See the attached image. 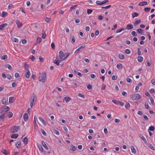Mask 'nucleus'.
Instances as JSON below:
<instances>
[{"label": "nucleus", "mask_w": 155, "mask_h": 155, "mask_svg": "<svg viewBox=\"0 0 155 155\" xmlns=\"http://www.w3.org/2000/svg\"><path fill=\"white\" fill-rule=\"evenodd\" d=\"M25 145H26L28 143V139L27 137H25L23 140Z\"/></svg>", "instance_id": "16"}, {"label": "nucleus", "mask_w": 155, "mask_h": 155, "mask_svg": "<svg viewBox=\"0 0 155 155\" xmlns=\"http://www.w3.org/2000/svg\"><path fill=\"white\" fill-rule=\"evenodd\" d=\"M124 30V29L123 28H121L120 29H117V30L116 31V33H119V32L122 31H123Z\"/></svg>", "instance_id": "48"}, {"label": "nucleus", "mask_w": 155, "mask_h": 155, "mask_svg": "<svg viewBox=\"0 0 155 155\" xmlns=\"http://www.w3.org/2000/svg\"><path fill=\"white\" fill-rule=\"evenodd\" d=\"M125 53L127 54H129L130 53V51L128 49H127L125 50Z\"/></svg>", "instance_id": "55"}, {"label": "nucleus", "mask_w": 155, "mask_h": 155, "mask_svg": "<svg viewBox=\"0 0 155 155\" xmlns=\"http://www.w3.org/2000/svg\"><path fill=\"white\" fill-rule=\"evenodd\" d=\"M117 79V77L116 76L114 75L112 77V79L114 80H116Z\"/></svg>", "instance_id": "63"}, {"label": "nucleus", "mask_w": 155, "mask_h": 155, "mask_svg": "<svg viewBox=\"0 0 155 155\" xmlns=\"http://www.w3.org/2000/svg\"><path fill=\"white\" fill-rule=\"evenodd\" d=\"M15 101V98L14 97H10L9 98V102L10 103H12L14 102Z\"/></svg>", "instance_id": "19"}, {"label": "nucleus", "mask_w": 155, "mask_h": 155, "mask_svg": "<svg viewBox=\"0 0 155 155\" xmlns=\"http://www.w3.org/2000/svg\"><path fill=\"white\" fill-rule=\"evenodd\" d=\"M18 134H14L12 135L11 138H17L18 137Z\"/></svg>", "instance_id": "21"}, {"label": "nucleus", "mask_w": 155, "mask_h": 155, "mask_svg": "<svg viewBox=\"0 0 155 155\" xmlns=\"http://www.w3.org/2000/svg\"><path fill=\"white\" fill-rule=\"evenodd\" d=\"M112 101L115 104L117 105L119 104V101L116 100H112Z\"/></svg>", "instance_id": "31"}, {"label": "nucleus", "mask_w": 155, "mask_h": 155, "mask_svg": "<svg viewBox=\"0 0 155 155\" xmlns=\"http://www.w3.org/2000/svg\"><path fill=\"white\" fill-rule=\"evenodd\" d=\"M46 73L45 72H43L41 76L39 77L38 80L44 83L46 81Z\"/></svg>", "instance_id": "1"}, {"label": "nucleus", "mask_w": 155, "mask_h": 155, "mask_svg": "<svg viewBox=\"0 0 155 155\" xmlns=\"http://www.w3.org/2000/svg\"><path fill=\"white\" fill-rule=\"evenodd\" d=\"M117 67L119 69H120L123 68L122 64H118L117 65Z\"/></svg>", "instance_id": "26"}, {"label": "nucleus", "mask_w": 155, "mask_h": 155, "mask_svg": "<svg viewBox=\"0 0 155 155\" xmlns=\"http://www.w3.org/2000/svg\"><path fill=\"white\" fill-rule=\"evenodd\" d=\"M5 68H8L10 70H11L12 69V67L9 64H6L5 65Z\"/></svg>", "instance_id": "34"}, {"label": "nucleus", "mask_w": 155, "mask_h": 155, "mask_svg": "<svg viewBox=\"0 0 155 155\" xmlns=\"http://www.w3.org/2000/svg\"><path fill=\"white\" fill-rule=\"evenodd\" d=\"M8 13L7 12L5 11H3L2 12V15H1V16L2 17H4Z\"/></svg>", "instance_id": "32"}, {"label": "nucleus", "mask_w": 155, "mask_h": 155, "mask_svg": "<svg viewBox=\"0 0 155 155\" xmlns=\"http://www.w3.org/2000/svg\"><path fill=\"white\" fill-rule=\"evenodd\" d=\"M33 95H34L33 99L31 101V102H30V106H31V108H32L33 106V103L34 102V99L35 98H36V96L35 95V94L34 93H33Z\"/></svg>", "instance_id": "6"}, {"label": "nucleus", "mask_w": 155, "mask_h": 155, "mask_svg": "<svg viewBox=\"0 0 155 155\" xmlns=\"http://www.w3.org/2000/svg\"><path fill=\"white\" fill-rule=\"evenodd\" d=\"M78 96H79V97H82V98H85V96L84 95L81 94H80V93H79L78 94Z\"/></svg>", "instance_id": "50"}, {"label": "nucleus", "mask_w": 155, "mask_h": 155, "mask_svg": "<svg viewBox=\"0 0 155 155\" xmlns=\"http://www.w3.org/2000/svg\"><path fill=\"white\" fill-rule=\"evenodd\" d=\"M24 67L27 71L29 70V65L26 63H24Z\"/></svg>", "instance_id": "15"}, {"label": "nucleus", "mask_w": 155, "mask_h": 155, "mask_svg": "<svg viewBox=\"0 0 155 155\" xmlns=\"http://www.w3.org/2000/svg\"><path fill=\"white\" fill-rule=\"evenodd\" d=\"M8 98H4L2 100V102L3 104H5L8 101Z\"/></svg>", "instance_id": "25"}, {"label": "nucleus", "mask_w": 155, "mask_h": 155, "mask_svg": "<svg viewBox=\"0 0 155 155\" xmlns=\"http://www.w3.org/2000/svg\"><path fill=\"white\" fill-rule=\"evenodd\" d=\"M130 98L133 100H136L140 99L141 97L139 94H136L131 95Z\"/></svg>", "instance_id": "2"}, {"label": "nucleus", "mask_w": 155, "mask_h": 155, "mask_svg": "<svg viewBox=\"0 0 155 155\" xmlns=\"http://www.w3.org/2000/svg\"><path fill=\"white\" fill-rule=\"evenodd\" d=\"M10 110L9 107L8 106H5L1 108V114H5Z\"/></svg>", "instance_id": "3"}, {"label": "nucleus", "mask_w": 155, "mask_h": 155, "mask_svg": "<svg viewBox=\"0 0 155 155\" xmlns=\"http://www.w3.org/2000/svg\"><path fill=\"white\" fill-rule=\"evenodd\" d=\"M24 119L25 121H27L28 119V115L27 113H25L24 115Z\"/></svg>", "instance_id": "11"}, {"label": "nucleus", "mask_w": 155, "mask_h": 155, "mask_svg": "<svg viewBox=\"0 0 155 155\" xmlns=\"http://www.w3.org/2000/svg\"><path fill=\"white\" fill-rule=\"evenodd\" d=\"M16 23L17 25V27L18 28H20L22 26V24L18 20H17Z\"/></svg>", "instance_id": "8"}, {"label": "nucleus", "mask_w": 155, "mask_h": 155, "mask_svg": "<svg viewBox=\"0 0 155 155\" xmlns=\"http://www.w3.org/2000/svg\"><path fill=\"white\" fill-rule=\"evenodd\" d=\"M53 132L54 133V134H56L57 135H59V132L56 129H53Z\"/></svg>", "instance_id": "36"}, {"label": "nucleus", "mask_w": 155, "mask_h": 155, "mask_svg": "<svg viewBox=\"0 0 155 155\" xmlns=\"http://www.w3.org/2000/svg\"><path fill=\"white\" fill-rule=\"evenodd\" d=\"M130 107V104L129 103H127L125 105V108L126 109Z\"/></svg>", "instance_id": "42"}, {"label": "nucleus", "mask_w": 155, "mask_h": 155, "mask_svg": "<svg viewBox=\"0 0 155 155\" xmlns=\"http://www.w3.org/2000/svg\"><path fill=\"white\" fill-rule=\"evenodd\" d=\"M137 114H138L139 115H142L143 114V112L141 111H138L137 112Z\"/></svg>", "instance_id": "58"}, {"label": "nucleus", "mask_w": 155, "mask_h": 155, "mask_svg": "<svg viewBox=\"0 0 155 155\" xmlns=\"http://www.w3.org/2000/svg\"><path fill=\"white\" fill-rule=\"evenodd\" d=\"M2 152V153L5 154V155H8V153H7V151L5 149H3Z\"/></svg>", "instance_id": "33"}, {"label": "nucleus", "mask_w": 155, "mask_h": 155, "mask_svg": "<svg viewBox=\"0 0 155 155\" xmlns=\"http://www.w3.org/2000/svg\"><path fill=\"white\" fill-rule=\"evenodd\" d=\"M100 2V1H97L96 2V3L98 5H102V2Z\"/></svg>", "instance_id": "56"}, {"label": "nucleus", "mask_w": 155, "mask_h": 155, "mask_svg": "<svg viewBox=\"0 0 155 155\" xmlns=\"http://www.w3.org/2000/svg\"><path fill=\"white\" fill-rule=\"evenodd\" d=\"M147 4V2H140L139 4V5L143 6L146 5Z\"/></svg>", "instance_id": "13"}, {"label": "nucleus", "mask_w": 155, "mask_h": 155, "mask_svg": "<svg viewBox=\"0 0 155 155\" xmlns=\"http://www.w3.org/2000/svg\"><path fill=\"white\" fill-rule=\"evenodd\" d=\"M60 62H61V61L59 60H54V63L55 64H56L58 66L59 65V63Z\"/></svg>", "instance_id": "24"}, {"label": "nucleus", "mask_w": 155, "mask_h": 155, "mask_svg": "<svg viewBox=\"0 0 155 155\" xmlns=\"http://www.w3.org/2000/svg\"><path fill=\"white\" fill-rule=\"evenodd\" d=\"M8 25L7 24L5 23L0 25V30H3L4 28Z\"/></svg>", "instance_id": "9"}, {"label": "nucleus", "mask_w": 155, "mask_h": 155, "mask_svg": "<svg viewBox=\"0 0 155 155\" xmlns=\"http://www.w3.org/2000/svg\"><path fill=\"white\" fill-rule=\"evenodd\" d=\"M87 88L88 90H91L92 89V86L90 84H89L87 86Z\"/></svg>", "instance_id": "53"}, {"label": "nucleus", "mask_w": 155, "mask_h": 155, "mask_svg": "<svg viewBox=\"0 0 155 155\" xmlns=\"http://www.w3.org/2000/svg\"><path fill=\"white\" fill-rule=\"evenodd\" d=\"M2 60H6L7 59V56L6 55H4L1 57Z\"/></svg>", "instance_id": "35"}, {"label": "nucleus", "mask_w": 155, "mask_h": 155, "mask_svg": "<svg viewBox=\"0 0 155 155\" xmlns=\"http://www.w3.org/2000/svg\"><path fill=\"white\" fill-rule=\"evenodd\" d=\"M137 31L138 33L140 34L142 33V32H143V30L141 29H140V28L137 29Z\"/></svg>", "instance_id": "41"}, {"label": "nucleus", "mask_w": 155, "mask_h": 155, "mask_svg": "<svg viewBox=\"0 0 155 155\" xmlns=\"http://www.w3.org/2000/svg\"><path fill=\"white\" fill-rule=\"evenodd\" d=\"M38 147L40 151H41L42 152H44V151L41 145H39L38 146Z\"/></svg>", "instance_id": "28"}, {"label": "nucleus", "mask_w": 155, "mask_h": 155, "mask_svg": "<svg viewBox=\"0 0 155 155\" xmlns=\"http://www.w3.org/2000/svg\"><path fill=\"white\" fill-rule=\"evenodd\" d=\"M150 102H151V103L152 104H154V99H153V98L152 97H151L150 98Z\"/></svg>", "instance_id": "60"}, {"label": "nucleus", "mask_w": 155, "mask_h": 155, "mask_svg": "<svg viewBox=\"0 0 155 155\" xmlns=\"http://www.w3.org/2000/svg\"><path fill=\"white\" fill-rule=\"evenodd\" d=\"M20 128L19 126H13L11 128V133H14L18 132Z\"/></svg>", "instance_id": "4"}, {"label": "nucleus", "mask_w": 155, "mask_h": 155, "mask_svg": "<svg viewBox=\"0 0 155 155\" xmlns=\"http://www.w3.org/2000/svg\"><path fill=\"white\" fill-rule=\"evenodd\" d=\"M149 129L150 131H153L155 130V128L153 126H151L149 127Z\"/></svg>", "instance_id": "39"}, {"label": "nucleus", "mask_w": 155, "mask_h": 155, "mask_svg": "<svg viewBox=\"0 0 155 155\" xmlns=\"http://www.w3.org/2000/svg\"><path fill=\"white\" fill-rule=\"evenodd\" d=\"M92 12V10L91 9H87V12L88 14H91Z\"/></svg>", "instance_id": "51"}, {"label": "nucleus", "mask_w": 155, "mask_h": 155, "mask_svg": "<svg viewBox=\"0 0 155 155\" xmlns=\"http://www.w3.org/2000/svg\"><path fill=\"white\" fill-rule=\"evenodd\" d=\"M39 119L44 125L45 126L46 125V122L43 118L40 117H39Z\"/></svg>", "instance_id": "18"}, {"label": "nucleus", "mask_w": 155, "mask_h": 155, "mask_svg": "<svg viewBox=\"0 0 155 155\" xmlns=\"http://www.w3.org/2000/svg\"><path fill=\"white\" fill-rule=\"evenodd\" d=\"M149 147L152 150H154L155 148L151 144H149Z\"/></svg>", "instance_id": "40"}, {"label": "nucleus", "mask_w": 155, "mask_h": 155, "mask_svg": "<svg viewBox=\"0 0 155 155\" xmlns=\"http://www.w3.org/2000/svg\"><path fill=\"white\" fill-rule=\"evenodd\" d=\"M41 144L47 150H48V147L47 146V145L43 141H42Z\"/></svg>", "instance_id": "22"}, {"label": "nucleus", "mask_w": 155, "mask_h": 155, "mask_svg": "<svg viewBox=\"0 0 155 155\" xmlns=\"http://www.w3.org/2000/svg\"><path fill=\"white\" fill-rule=\"evenodd\" d=\"M147 63L148 67L150 66L151 64V61H150L149 60L147 61Z\"/></svg>", "instance_id": "44"}, {"label": "nucleus", "mask_w": 155, "mask_h": 155, "mask_svg": "<svg viewBox=\"0 0 155 155\" xmlns=\"http://www.w3.org/2000/svg\"><path fill=\"white\" fill-rule=\"evenodd\" d=\"M137 60L139 62H141L143 60V58L142 56H139L138 57Z\"/></svg>", "instance_id": "27"}, {"label": "nucleus", "mask_w": 155, "mask_h": 155, "mask_svg": "<svg viewBox=\"0 0 155 155\" xmlns=\"http://www.w3.org/2000/svg\"><path fill=\"white\" fill-rule=\"evenodd\" d=\"M2 114L0 116V119L2 120L4 119L5 117V115L4 114Z\"/></svg>", "instance_id": "47"}, {"label": "nucleus", "mask_w": 155, "mask_h": 155, "mask_svg": "<svg viewBox=\"0 0 155 155\" xmlns=\"http://www.w3.org/2000/svg\"><path fill=\"white\" fill-rule=\"evenodd\" d=\"M76 148L74 145H72L71 146V150L74 151L76 150Z\"/></svg>", "instance_id": "38"}, {"label": "nucleus", "mask_w": 155, "mask_h": 155, "mask_svg": "<svg viewBox=\"0 0 155 155\" xmlns=\"http://www.w3.org/2000/svg\"><path fill=\"white\" fill-rule=\"evenodd\" d=\"M117 27V25L116 24L113 26V28H112V30H114L116 29Z\"/></svg>", "instance_id": "54"}, {"label": "nucleus", "mask_w": 155, "mask_h": 155, "mask_svg": "<svg viewBox=\"0 0 155 155\" xmlns=\"http://www.w3.org/2000/svg\"><path fill=\"white\" fill-rule=\"evenodd\" d=\"M12 41L14 42H17L18 41V40L17 38H14L12 40Z\"/></svg>", "instance_id": "59"}, {"label": "nucleus", "mask_w": 155, "mask_h": 155, "mask_svg": "<svg viewBox=\"0 0 155 155\" xmlns=\"http://www.w3.org/2000/svg\"><path fill=\"white\" fill-rule=\"evenodd\" d=\"M130 148L132 153L134 154L136 153V150L134 146H131Z\"/></svg>", "instance_id": "14"}, {"label": "nucleus", "mask_w": 155, "mask_h": 155, "mask_svg": "<svg viewBox=\"0 0 155 155\" xmlns=\"http://www.w3.org/2000/svg\"><path fill=\"white\" fill-rule=\"evenodd\" d=\"M64 54L62 51H60L59 52V59L61 60L63 59V57L64 56Z\"/></svg>", "instance_id": "7"}, {"label": "nucleus", "mask_w": 155, "mask_h": 155, "mask_svg": "<svg viewBox=\"0 0 155 155\" xmlns=\"http://www.w3.org/2000/svg\"><path fill=\"white\" fill-rule=\"evenodd\" d=\"M85 47V46L84 45H83L82 46L80 47L79 48L77 49L75 51V53H78L81 49H83Z\"/></svg>", "instance_id": "5"}, {"label": "nucleus", "mask_w": 155, "mask_h": 155, "mask_svg": "<svg viewBox=\"0 0 155 155\" xmlns=\"http://www.w3.org/2000/svg\"><path fill=\"white\" fill-rule=\"evenodd\" d=\"M41 41H42V39L41 38L39 37H38L37 38V41L38 43H40L41 42Z\"/></svg>", "instance_id": "37"}, {"label": "nucleus", "mask_w": 155, "mask_h": 155, "mask_svg": "<svg viewBox=\"0 0 155 155\" xmlns=\"http://www.w3.org/2000/svg\"><path fill=\"white\" fill-rule=\"evenodd\" d=\"M8 117L9 118H10L12 117V116H13V114L11 112H9V114L8 115Z\"/></svg>", "instance_id": "49"}, {"label": "nucleus", "mask_w": 155, "mask_h": 155, "mask_svg": "<svg viewBox=\"0 0 155 155\" xmlns=\"http://www.w3.org/2000/svg\"><path fill=\"white\" fill-rule=\"evenodd\" d=\"M21 143L20 141H18L15 143V145L18 148H19L21 146Z\"/></svg>", "instance_id": "20"}, {"label": "nucleus", "mask_w": 155, "mask_h": 155, "mask_svg": "<svg viewBox=\"0 0 155 155\" xmlns=\"http://www.w3.org/2000/svg\"><path fill=\"white\" fill-rule=\"evenodd\" d=\"M119 58L121 60L124 59V56L123 54H119Z\"/></svg>", "instance_id": "30"}, {"label": "nucleus", "mask_w": 155, "mask_h": 155, "mask_svg": "<svg viewBox=\"0 0 155 155\" xmlns=\"http://www.w3.org/2000/svg\"><path fill=\"white\" fill-rule=\"evenodd\" d=\"M51 47L53 49H54L55 48V45L53 42L51 44Z\"/></svg>", "instance_id": "62"}, {"label": "nucleus", "mask_w": 155, "mask_h": 155, "mask_svg": "<svg viewBox=\"0 0 155 155\" xmlns=\"http://www.w3.org/2000/svg\"><path fill=\"white\" fill-rule=\"evenodd\" d=\"M39 59L41 62H43L44 61V59L41 56H40L39 57Z\"/></svg>", "instance_id": "61"}, {"label": "nucleus", "mask_w": 155, "mask_h": 155, "mask_svg": "<svg viewBox=\"0 0 155 155\" xmlns=\"http://www.w3.org/2000/svg\"><path fill=\"white\" fill-rule=\"evenodd\" d=\"M150 9V8H144V11L146 12H149Z\"/></svg>", "instance_id": "46"}, {"label": "nucleus", "mask_w": 155, "mask_h": 155, "mask_svg": "<svg viewBox=\"0 0 155 155\" xmlns=\"http://www.w3.org/2000/svg\"><path fill=\"white\" fill-rule=\"evenodd\" d=\"M133 28V26L131 24H128L127 25L126 29L127 30H129Z\"/></svg>", "instance_id": "12"}, {"label": "nucleus", "mask_w": 155, "mask_h": 155, "mask_svg": "<svg viewBox=\"0 0 155 155\" xmlns=\"http://www.w3.org/2000/svg\"><path fill=\"white\" fill-rule=\"evenodd\" d=\"M149 92L151 93V94H152L154 92L155 93V91L154 90V89H151L150 91H149Z\"/></svg>", "instance_id": "57"}, {"label": "nucleus", "mask_w": 155, "mask_h": 155, "mask_svg": "<svg viewBox=\"0 0 155 155\" xmlns=\"http://www.w3.org/2000/svg\"><path fill=\"white\" fill-rule=\"evenodd\" d=\"M111 6V5H108L107 6L105 7H102V8H105L106 9H108V8H110Z\"/></svg>", "instance_id": "52"}, {"label": "nucleus", "mask_w": 155, "mask_h": 155, "mask_svg": "<svg viewBox=\"0 0 155 155\" xmlns=\"http://www.w3.org/2000/svg\"><path fill=\"white\" fill-rule=\"evenodd\" d=\"M64 100L66 102L68 103L71 100V98L69 97H66L64 98Z\"/></svg>", "instance_id": "10"}, {"label": "nucleus", "mask_w": 155, "mask_h": 155, "mask_svg": "<svg viewBox=\"0 0 155 155\" xmlns=\"http://www.w3.org/2000/svg\"><path fill=\"white\" fill-rule=\"evenodd\" d=\"M132 15L133 18H134L135 17H137L139 15V14L136 12H134L132 14Z\"/></svg>", "instance_id": "23"}, {"label": "nucleus", "mask_w": 155, "mask_h": 155, "mask_svg": "<svg viewBox=\"0 0 155 155\" xmlns=\"http://www.w3.org/2000/svg\"><path fill=\"white\" fill-rule=\"evenodd\" d=\"M141 139L143 140L145 143H146L147 142L144 136L141 137Z\"/></svg>", "instance_id": "64"}, {"label": "nucleus", "mask_w": 155, "mask_h": 155, "mask_svg": "<svg viewBox=\"0 0 155 155\" xmlns=\"http://www.w3.org/2000/svg\"><path fill=\"white\" fill-rule=\"evenodd\" d=\"M41 132L43 134V135L45 136H46L47 135L46 133V132L44 130L42 129H41Z\"/></svg>", "instance_id": "45"}, {"label": "nucleus", "mask_w": 155, "mask_h": 155, "mask_svg": "<svg viewBox=\"0 0 155 155\" xmlns=\"http://www.w3.org/2000/svg\"><path fill=\"white\" fill-rule=\"evenodd\" d=\"M141 20L140 19H139L137 21H136L134 23V26H136L137 24H139L141 22Z\"/></svg>", "instance_id": "29"}, {"label": "nucleus", "mask_w": 155, "mask_h": 155, "mask_svg": "<svg viewBox=\"0 0 155 155\" xmlns=\"http://www.w3.org/2000/svg\"><path fill=\"white\" fill-rule=\"evenodd\" d=\"M44 19L45 21L47 22H48L50 20V18L48 17H45Z\"/></svg>", "instance_id": "43"}, {"label": "nucleus", "mask_w": 155, "mask_h": 155, "mask_svg": "<svg viewBox=\"0 0 155 155\" xmlns=\"http://www.w3.org/2000/svg\"><path fill=\"white\" fill-rule=\"evenodd\" d=\"M30 75V73L29 70L27 71V72L25 74V77L27 78H29Z\"/></svg>", "instance_id": "17"}]
</instances>
